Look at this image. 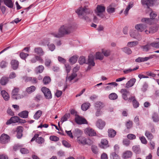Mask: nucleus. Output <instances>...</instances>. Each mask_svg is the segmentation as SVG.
Instances as JSON below:
<instances>
[{"label":"nucleus","instance_id":"f257e3e1","mask_svg":"<svg viewBox=\"0 0 159 159\" xmlns=\"http://www.w3.org/2000/svg\"><path fill=\"white\" fill-rule=\"evenodd\" d=\"M76 28V26L74 24L70 23L66 24L61 26L58 30V32L53 33L52 34L56 38H61L73 32Z\"/></svg>","mask_w":159,"mask_h":159},{"label":"nucleus","instance_id":"f03ea898","mask_svg":"<svg viewBox=\"0 0 159 159\" xmlns=\"http://www.w3.org/2000/svg\"><path fill=\"white\" fill-rule=\"evenodd\" d=\"M89 4L88 2H86L84 5L81 6L76 11V12L78 15L79 17L86 21L90 20L88 15L92 14L93 11L89 7Z\"/></svg>","mask_w":159,"mask_h":159},{"label":"nucleus","instance_id":"7ed1b4c3","mask_svg":"<svg viewBox=\"0 0 159 159\" xmlns=\"http://www.w3.org/2000/svg\"><path fill=\"white\" fill-rule=\"evenodd\" d=\"M105 9L106 8L103 5H98L97 6L95 12L97 16L103 18L105 16L103 13L105 11Z\"/></svg>","mask_w":159,"mask_h":159},{"label":"nucleus","instance_id":"20e7f679","mask_svg":"<svg viewBox=\"0 0 159 159\" xmlns=\"http://www.w3.org/2000/svg\"><path fill=\"white\" fill-rule=\"evenodd\" d=\"M41 91L44 93L45 98L47 99H51L52 98V95L50 90L45 87H43L41 89Z\"/></svg>","mask_w":159,"mask_h":159},{"label":"nucleus","instance_id":"39448f33","mask_svg":"<svg viewBox=\"0 0 159 159\" xmlns=\"http://www.w3.org/2000/svg\"><path fill=\"white\" fill-rule=\"evenodd\" d=\"M130 34L131 37L136 39L139 41L141 39V36L138 32V31L136 30H131L130 32Z\"/></svg>","mask_w":159,"mask_h":159},{"label":"nucleus","instance_id":"423d86ee","mask_svg":"<svg viewBox=\"0 0 159 159\" xmlns=\"http://www.w3.org/2000/svg\"><path fill=\"white\" fill-rule=\"evenodd\" d=\"M10 139V137L7 134H3L0 138V142L2 143H7Z\"/></svg>","mask_w":159,"mask_h":159},{"label":"nucleus","instance_id":"0eeeda50","mask_svg":"<svg viewBox=\"0 0 159 159\" xmlns=\"http://www.w3.org/2000/svg\"><path fill=\"white\" fill-rule=\"evenodd\" d=\"M75 120L76 122L78 124H82L88 123L87 121L85 118L79 116H77L75 117Z\"/></svg>","mask_w":159,"mask_h":159},{"label":"nucleus","instance_id":"6e6552de","mask_svg":"<svg viewBox=\"0 0 159 159\" xmlns=\"http://www.w3.org/2000/svg\"><path fill=\"white\" fill-rule=\"evenodd\" d=\"M147 27L145 24H139L136 25L135 28L139 31L142 32Z\"/></svg>","mask_w":159,"mask_h":159},{"label":"nucleus","instance_id":"1a4fd4ad","mask_svg":"<svg viewBox=\"0 0 159 159\" xmlns=\"http://www.w3.org/2000/svg\"><path fill=\"white\" fill-rule=\"evenodd\" d=\"M84 132L89 136H93L96 135L95 131L93 129L90 128H88L85 129Z\"/></svg>","mask_w":159,"mask_h":159},{"label":"nucleus","instance_id":"9d476101","mask_svg":"<svg viewBox=\"0 0 159 159\" xmlns=\"http://www.w3.org/2000/svg\"><path fill=\"white\" fill-rule=\"evenodd\" d=\"M141 2L143 7L148 8L152 4V2L151 0H141Z\"/></svg>","mask_w":159,"mask_h":159},{"label":"nucleus","instance_id":"9b49d317","mask_svg":"<svg viewBox=\"0 0 159 159\" xmlns=\"http://www.w3.org/2000/svg\"><path fill=\"white\" fill-rule=\"evenodd\" d=\"M37 61H38L42 63L43 62V61L42 58L40 56L36 55H35L30 60L31 62L32 63H35Z\"/></svg>","mask_w":159,"mask_h":159},{"label":"nucleus","instance_id":"f8f14e48","mask_svg":"<svg viewBox=\"0 0 159 159\" xmlns=\"http://www.w3.org/2000/svg\"><path fill=\"white\" fill-rule=\"evenodd\" d=\"M120 93L122 94V98L124 100H127L128 99L127 95L129 93L128 91L125 89H122L120 90Z\"/></svg>","mask_w":159,"mask_h":159},{"label":"nucleus","instance_id":"ddd939ff","mask_svg":"<svg viewBox=\"0 0 159 159\" xmlns=\"http://www.w3.org/2000/svg\"><path fill=\"white\" fill-rule=\"evenodd\" d=\"M128 101L129 102H130L131 101H132L133 105L134 108H136L139 107V103L135 99L134 97L132 96L129 98L128 99Z\"/></svg>","mask_w":159,"mask_h":159},{"label":"nucleus","instance_id":"4468645a","mask_svg":"<svg viewBox=\"0 0 159 159\" xmlns=\"http://www.w3.org/2000/svg\"><path fill=\"white\" fill-rule=\"evenodd\" d=\"M99 146L101 148L103 149L106 148L109 146L108 141L105 139H103L101 140Z\"/></svg>","mask_w":159,"mask_h":159},{"label":"nucleus","instance_id":"2eb2a0df","mask_svg":"<svg viewBox=\"0 0 159 159\" xmlns=\"http://www.w3.org/2000/svg\"><path fill=\"white\" fill-rule=\"evenodd\" d=\"M19 117L18 116H14L11 118L10 119L7 121L6 122L7 125H9L12 123L18 122Z\"/></svg>","mask_w":159,"mask_h":159},{"label":"nucleus","instance_id":"dca6fc26","mask_svg":"<svg viewBox=\"0 0 159 159\" xmlns=\"http://www.w3.org/2000/svg\"><path fill=\"white\" fill-rule=\"evenodd\" d=\"M136 81L135 78H132L128 81L125 84V88H129L133 86Z\"/></svg>","mask_w":159,"mask_h":159},{"label":"nucleus","instance_id":"f3484780","mask_svg":"<svg viewBox=\"0 0 159 159\" xmlns=\"http://www.w3.org/2000/svg\"><path fill=\"white\" fill-rule=\"evenodd\" d=\"M96 125L99 129H102L105 125V123L101 119H99L97 121Z\"/></svg>","mask_w":159,"mask_h":159},{"label":"nucleus","instance_id":"a211bd4d","mask_svg":"<svg viewBox=\"0 0 159 159\" xmlns=\"http://www.w3.org/2000/svg\"><path fill=\"white\" fill-rule=\"evenodd\" d=\"M133 153L130 151H126L123 153L122 157L124 159H127L131 158L132 156Z\"/></svg>","mask_w":159,"mask_h":159},{"label":"nucleus","instance_id":"6ab92c4d","mask_svg":"<svg viewBox=\"0 0 159 159\" xmlns=\"http://www.w3.org/2000/svg\"><path fill=\"white\" fill-rule=\"evenodd\" d=\"M94 57L93 55L90 54L89 56L88 59V63L89 66H94L95 65V63L94 61Z\"/></svg>","mask_w":159,"mask_h":159},{"label":"nucleus","instance_id":"aec40b11","mask_svg":"<svg viewBox=\"0 0 159 159\" xmlns=\"http://www.w3.org/2000/svg\"><path fill=\"white\" fill-rule=\"evenodd\" d=\"M77 141L79 144L86 145V138L82 136L78 137Z\"/></svg>","mask_w":159,"mask_h":159},{"label":"nucleus","instance_id":"412c9836","mask_svg":"<svg viewBox=\"0 0 159 159\" xmlns=\"http://www.w3.org/2000/svg\"><path fill=\"white\" fill-rule=\"evenodd\" d=\"M34 51L35 53L39 55L40 56H43L44 54V52L43 51L42 48L40 47L35 48Z\"/></svg>","mask_w":159,"mask_h":159},{"label":"nucleus","instance_id":"4be33fe9","mask_svg":"<svg viewBox=\"0 0 159 159\" xmlns=\"http://www.w3.org/2000/svg\"><path fill=\"white\" fill-rule=\"evenodd\" d=\"M95 108L96 109H102L104 106V104L100 102H97L95 103Z\"/></svg>","mask_w":159,"mask_h":159},{"label":"nucleus","instance_id":"5701e85b","mask_svg":"<svg viewBox=\"0 0 159 159\" xmlns=\"http://www.w3.org/2000/svg\"><path fill=\"white\" fill-rule=\"evenodd\" d=\"M107 84L109 85L106 86L105 88V89L107 90H110L112 89L113 88L112 86L116 87L118 85V84L115 82L110 83Z\"/></svg>","mask_w":159,"mask_h":159},{"label":"nucleus","instance_id":"b1692460","mask_svg":"<svg viewBox=\"0 0 159 159\" xmlns=\"http://www.w3.org/2000/svg\"><path fill=\"white\" fill-rule=\"evenodd\" d=\"M11 67L14 70L16 69L19 65L18 61L15 60H12L11 61Z\"/></svg>","mask_w":159,"mask_h":159},{"label":"nucleus","instance_id":"393cba45","mask_svg":"<svg viewBox=\"0 0 159 159\" xmlns=\"http://www.w3.org/2000/svg\"><path fill=\"white\" fill-rule=\"evenodd\" d=\"M1 94L5 100L7 101L9 99V95L5 90H2L1 91Z\"/></svg>","mask_w":159,"mask_h":159},{"label":"nucleus","instance_id":"a878e982","mask_svg":"<svg viewBox=\"0 0 159 159\" xmlns=\"http://www.w3.org/2000/svg\"><path fill=\"white\" fill-rule=\"evenodd\" d=\"M18 116L20 117L23 118H27L28 116V112L27 111H23L18 114Z\"/></svg>","mask_w":159,"mask_h":159},{"label":"nucleus","instance_id":"bb28decb","mask_svg":"<svg viewBox=\"0 0 159 159\" xmlns=\"http://www.w3.org/2000/svg\"><path fill=\"white\" fill-rule=\"evenodd\" d=\"M77 76V74L74 72L71 74L70 75L67 76L66 78V81H71L72 80H73L75 77Z\"/></svg>","mask_w":159,"mask_h":159},{"label":"nucleus","instance_id":"cd10ccee","mask_svg":"<svg viewBox=\"0 0 159 159\" xmlns=\"http://www.w3.org/2000/svg\"><path fill=\"white\" fill-rule=\"evenodd\" d=\"M4 3L8 7L12 8L13 7V4L11 0H3Z\"/></svg>","mask_w":159,"mask_h":159},{"label":"nucleus","instance_id":"c85d7f7f","mask_svg":"<svg viewBox=\"0 0 159 159\" xmlns=\"http://www.w3.org/2000/svg\"><path fill=\"white\" fill-rule=\"evenodd\" d=\"M133 151L136 154H139L141 152V150L139 145H134L132 147Z\"/></svg>","mask_w":159,"mask_h":159},{"label":"nucleus","instance_id":"c756f323","mask_svg":"<svg viewBox=\"0 0 159 159\" xmlns=\"http://www.w3.org/2000/svg\"><path fill=\"white\" fill-rule=\"evenodd\" d=\"M108 134L109 137L113 138L116 135V132L113 129H109L108 130Z\"/></svg>","mask_w":159,"mask_h":159},{"label":"nucleus","instance_id":"7c9ffc66","mask_svg":"<svg viewBox=\"0 0 159 159\" xmlns=\"http://www.w3.org/2000/svg\"><path fill=\"white\" fill-rule=\"evenodd\" d=\"M141 21L143 22H145L146 24L149 25H151L152 23V20L151 18H144L141 19Z\"/></svg>","mask_w":159,"mask_h":159},{"label":"nucleus","instance_id":"2f4dec72","mask_svg":"<svg viewBox=\"0 0 159 159\" xmlns=\"http://www.w3.org/2000/svg\"><path fill=\"white\" fill-rule=\"evenodd\" d=\"M36 89V87L34 86H31L30 87H28L26 89V91L28 93H31L35 91Z\"/></svg>","mask_w":159,"mask_h":159},{"label":"nucleus","instance_id":"473e14b6","mask_svg":"<svg viewBox=\"0 0 159 159\" xmlns=\"http://www.w3.org/2000/svg\"><path fill=\"white\" fill-rule=\"evenodd\" d=\"M78 58V57L76 55L74 56L69 59V62L72 64H74L77 61Z\"/></svg>","mask_w":159,"mask_h":159},{"label":"nucleus","instance_id":"72a5a7b5","mask_svg":"<svg viewBox=\"0 0 159 159\" xmlns=\"http://www.w3.org/2000/svg\"><path fill=\"white\" fill-rule=\"evenodd\" d=\"M90 106V104L89 103H85L83 104L81 107L82 110L84 111L87 110Z\"/></svg>","mask_w":159,"mask_h":159},{"label":"nucleus","instance_id":"f704fd0d","mask_svg":"<svg viewBox=\"0 0 159 159\" xmlns=\"http://www.w3.org/2000/svg\"><path fill=\"white\" fill-rule=\"evenodd\" d=\"M103 56L101 52H97L95 54V58L96 59L102 60L103 59Z\"/></svg>","mask_w":159,"mask_h":159},{"label":"nucleus","instance_id":"c9c22d12","mask_svg":"<svg viewBox=\"0 0 159 159\" xmlns=\"http://www.w3.org/2000/svg\"><path fill=\"white\" fill-rule=\"evenodd\" d=\"M152 118L153 121L154 122H157L159 121V117L156 113H154L153 114Z\"/></svg>","mask_w":159,"mask_h":159},{"label":"nucleus","instance_id":"e433bc0d","mask_svg":"<svg viewBox=\"0 0 159 159\" xmlns=\"http://www.w3.org/2000/svg\"><path fill=\"white\" fill-rule=\"evenodd\" d=\"M122 50L127 54H130L132 53V51L131 49L127 47H125L121 48Z\"/></svg>","mask_w":159,"mask_h":159},{"label":"nucleus","instance_id":"4c0bfd02","mask_svg":"<svg viewBox=\"0 0 159 159\" xmlns=\"http://www.w3.org/2000/svg\"><path fill=\"white\" fill-rule=\"evenodd\" d=\"M138 44V42L137 41H134L129 42L127 43V46L129 47H134Z\"/></svg>","mask_w":159,"mask_h":159},{"label":"nucleus","instance_id":"58836bf2","mask_svg":"<svg viewBox=\"0 0 159 159\" xmlns=\"http://www.w3.org/2000/svg\"><path fill=\"white\" fill-rule=\"evenodd\" d=\"M42 111L40 110L37 111L34 115V118L35 120L38 119L41 116Z\"/></svg>","mask_w":159,"mask_h":159},{"label":"nucleus","instance_id":"ea45409f","mask_svg":"<svg viewBox=\"0 0 159 159\" xmlns=\"http://www.w3.org/2000/svg\"><path fill=\"white\" fill-rule=\"evenodd\" d=\"M8 81V79L7 77H3L1 79L0 83L2 85H5Z\"/></svg>","mask_w":159,"mask_h":159},{"label":"nucleus","instance_id":"a19ab883","mask_svg":"<svg viewBox=\"0 0 159 159\" xmlns=\"http://www.w3.org/2000/svg\"><path fill=\"white\" fill-rule=\"evenodd\" d=\"M74 134L76 136H78L81 135L82 132L78 128L76 129L73 131Z\"/></svg>","mask_w":159,"mask_h":159},{"label":"nucleus","instance_id":"79ce46f5","mask_svg":"<svg viewBox=\"0 0 159 159\" xmlns=\"http://www.w3.org/2000/svg\"><path fill=\"white\" fill-rule=\"evenodd\" d=\"M118 98L117 95L115 93H112L109 95V98L111 100H114Z\"/></svg>","mask_w":159,"mask_h":159},{"label":"nucleus","instance_id":"37998d69","mask_svg":"<svg viewBox=\"0 0 159 159\" xmlns=\"http://www.w3.org/2000/svg\"><path fill=\"white\" fill-rule=\"evenodd\" d=\"M70 114H66L62 118L61 120V122L63 123L64 122L66 121L70 117Z\"/></svg>","mask_w":159,"mask_h":159},{"label":"nucleus","instance_id":"c03bdc74","mask_svg":"<svg viewBox=\"0 0 159 159\" xmlns=\"http://www.w3.org/2000/svg\"><path fill=\"white\" fill-rule=\"evenodd\" d=\"M150 44H147L145 45L141 46V48L143 51L147 52L150 49Z\"/></svg>","mask_w":159,"mask_h":159},{"label":"nucleus","instance_id":"a18cd8bd","mask_svg":"<svg viewBox=\"0 0 159 159\" xmlns=\"http://www.w3.org/2000/svg\"><path fill=\"white\" fill-rule=\"evenodd\" d=\"M44 139L43 138L41 137H37L36 142L37 143L39 144H41L43 143L44 142Z\"/></svg>","mask_w":159,"mask_h":159},{"label":"nucleus","instance_id":"49530a36","mask_svg":"<svg viewBox=\"0 0 159 159\" xmlns=\"http://www.w3.org/2000/svg\"><path fill=\"white\" fill-rule=\"evenodd\" d=\"M107 11L108 13L111 14L115 12V8L111 6H109L107 7Z\"/></svg>","mask_w":159,"mask_h":159},{"label":"nucleus","instance_id":"de8ad7c7","mask_svg":"<svg viewBox=\"0 0 159 159\" xmlns=\"http://www.w3.org/2000/svg\"><path fill=\"white\" fill-rule=\"evenodd\" d=\"M145 135L146 137L150 140H152L151 139H152L153 137L152 134L147 131H146Z\"/></svg>","mask_w":159,"mask_h":159},{"label":"nucleus","instance_id":"09e8293b","mask_svg":"<svg viewBox=\"0 0 159 159\" xmlns=\"http://www.w3.org/2000/svg\"><path fill=\"white\" fill-rule=\"evenodd\" d=\"M51 81V79L49 77L46 76L43 80V82L44 84H48Z\"/></svg>","mask_w":159,"mask_h":159},{"label":"nucleus","instance_id":"8fccbe9b","mask_svg":"<svg viewBox=\"0 0 159 159\" xmlns=\"http://www.w3.org/2000/svg\"><path fill=\"white\" fill-rule=\"evenodd\" d=\"M19 91V89L17 88H15L14 89L12 90L11 92L12 96L13 97L18 94Z\"/></svg>","mask_w":159,"mask_h":159},{"label":"nucleus","instance_id":"3c124183","mask_svg":"<svg viewBox=\"0 0 159 159\" xmlns=\"http://www.w3.org/2000/svg\"><path fill=\"white\" fill-rule=\"evenodd\" d=\"M102 52L105 57L109 56L111 54V51L109 50H102Z\"/></svg>","mask_w":159,"mask_h":159},{"label":"nucleus","instance_id":"603ef678","mask_svg":"<svg viewBox=\"0 0 159 159\" xmlns=\"http://www.w3.org/2000/svg\"><path fill=\"white\" fill-rule=\"evenodd\" d=\"M36 71L39 73L42 72L44 69V67L42 65H40L36 67Z\"/></svg>","mask_w":159,"mask_h":159},{"label":"nucleus","instance_id":"864d4df0","mask_svg":"<svg viewBox=\"0 0 159 159\" xmlns=\"http://www.w3.org/2000/svg\"><path fill=\"white\" fill-rule=\"evenodd\" d=\"M111 159H120V157L115 152H113L111 154Z\"/></svg>","mask_w":159,"mask_h":159},{"label":"nucleus","instance_id":"5fc2aeb1","mask_svg":"<svg viewBox=\"0 0 159 159\" xmlns=\"http://www.w3.org/2000/svg\"><path fill=\"white\" fill-rule=\"evenodd\" d=\"M135 61L137 62H141L146 61L145 57H139L135 59Z\"/></svg>","mask_w":159,"mask_h":159},{"label":"nucleus","instance_id":"6e6d98bb","mask_svg":"<svg viewBox=\"0 0 159 159\" xmlns=\"http://www.w3.org/2000/svg\"><path fill=\"white\" fill-rule=\"evenodd\" d=\"M78 61L80 64H83L85 62V58L83 56L79 58Z\"/></svg>","mask_w":159,"mask_h":159},{"label":"nucleus","instance_id":"4d7b16f0","mask_svg":"<svg viewBox=\"0 0 159 159\" xmlns=\"http://www.w3.org/2000/svg\"><path fill=\"white\" fill-rule=\"evenodd\" d=\"M23 96L20 94H17L14 96L12 97V98L15 99H19L23 98Z\"/></svg>","mask_w":159,"mask_h":159},{"label":"nucleus","instance_id":"13d9d810","mask_svg":"<svg viewBox=\"0 0 159 159\" xmlns=\"http://www.w3.org/2000/svg\"><path fill=\"white\" fill-rule=\"evenodd\" d=\"M51 63V60L49 58H46L45 61V65L47 66H50Z\"/></svg>","mask_w":159,"mask_h":159},{"label":"nucleus","instance_id":"bf43d9fd","mask_svg":"<svg viewBox=\"0 0 159 159\" xmlns=\"http://www.w3.org/2000/svg\"><path fill=\"white\" fill-rule=\"evenodd\" d=\"M21 153L23 154H26L29 153V151L26 148H23L20 149Z\"/></svg>","mask_w":159,"mask_h":159},{"label":"nucleus","instance_id":"052dcab7","mask_svg":"<svg viewBox=\"0 0 159 159\" xmlns=\"http://www.w3.org/2000/svg\"><path fill=\"white\" fill-rule=\"evenodd\" d=\"M96 110L95 112V115L96 116L98 117L102 116V112L100 109H96Z\"/></svg>","mask_w":159,"mask_h":159},{"label":"nucleus","instance_id":"680f3d73","mask_svg":"<svg viewBox=\"0 0 159 159\" xmlns=\"http://www.w3.org/2000/svg\"><path fill=\"white\" fill-rule=\"evenodd\" d=\"M28 55V54L24 53L23 52L20 53V56L21 58L23 59H25Z\"/></svg>","mask_w":159,"mask_h":159},{"label":"nucleus","instance_id":"e2e57ef3","mask_svg":"<svg viewBox=\"0 0 159 159\" xmlns=\"http://www.w3.org/2000/svg\"><path fill=\"white\" fill-rule=\"evenodd\" d=\"M150 45L153 47L159 48V42L152 43H151Z\"/></svg>","mask_w":159,"mask_h":159},{"label":"nucleus","instance_id":"0e129e2a","mask_svg":"<svg viewBox=\"0 0 159 159\" xmlns=\"http://www.w3.org/2000/svg\"><path fill=\"white\" fill-rule=\"evenodd\" d=\"M127 138L129 139H134L136 138V136L133 134H129L127 136Z\"/></svg>","mask_w":159,"mask_h":159},{"label":"nucleus","instance_id":"69168bd1","mask_svg":"<svg viewBox=\"0 0 159 159\" xmlns=\"http://www.w3.org/2000/svg\"><path fill=\"white\" fill-rule=\"evenodd\" d=\"M50 139L52 141H56L59 140V138L55 136H51L50 137Z\"/></svg>","mask_w":159,"mask_h":159},{"label":"nucleus","instance_id":"338daca9","mask_svg":"<svg viewBox=\"0 0 159 159\" xmlns=\"http://www.w3.org/2000/svg\"><path fill=\"white\" fill-rule=\"evenodd\" d=\"M91 149L93 152L94 153L96 154L98 152V149L97 146H92Z\"/></svg>","mask_w":159,"mask_h":159},{"label":"nucleus","instance_id":"774afa93","mask_svg":"<svg viewBox=\"0 0 159 159\" xmlns=\"http://www.w3.org/2000/svg\"><path fill=\"white\" fill-rule=\"evenodd\" d=\"M93 143V141L89 139H86V145H90Z\"/></svg>","mask_w":159,"mask_h":159}]
</instances>
